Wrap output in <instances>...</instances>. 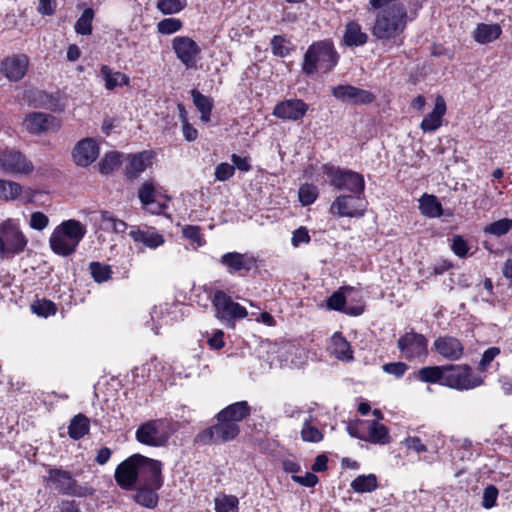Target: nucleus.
I'll use <instances>...</instances> for the list:
<instances>
[{"label": "nucleus", "mask_w": 512, "mask_h": 512, "mask_svg": "<svg viewBox=\"0 0 512 512\" xmlns=\"http://www.w3.org/2000/svg\"><path fill=\"white\" fill-rule=\"evenodd\" d=\"M72 155L78 166L87 167L97 159L99 148L93 139L86 138L78 142Z\"/></svg>", "instance_id": "26"}, {"label": "nucleus", "mask_w": 512, "mask_h": 512, "mask_svg": "<svg viewBox=\"0 0 512 512\" xmlns=\"http://www.w3.org/2000/svg\"><path fill=\"white\" fill-rule=\"evenodd\" d=\"M101 220L103 222H108L111 225V228L113 229V231L116 233H124L129 227L125 221L114 218L107 211L101 212Z\"/></svg>", "instance_id": "54"}, {"label": "nucleus", "mask_w": 512, "mask_h": 512, "mask_svg": "<svg viewBox=\"0 0 512 512\" xmlns=\"http://www.w3.org/2000/svg\"><path fill=\"white\" fill-rule=\"evenodd\" d=\"M27 245V239L19 227L7 219L0 224V258L21 253Z\"/></svg>", "instance_id": "8"}, {"label": "nucleus", "mask_w": 512, "mask_h": 512, "mask_svg": "<svg viewBox=\"0 0 512 512\" xmlns=\"http://www.w3.org/2000/svg\"><path fill=\"white\" fill-rule=\"evenodd\" d=\"M385 373L391 374L396 378H401L408 370V365L404 362H390L382 366Z\"/></svg>", "instance_id": "56"}, {"label": "nucleus", "mask_w": 512, "mask_h": 512, "mask_svg": "<svg viewBox=\"0 0 512 512\" xmlns=\"http://www.w3.org/2000/svg\"><path fill=\"white\" fill-rule=\"evenodd\" d=\"M57 0H39L37 7L38 13L44 16H51L55 13Z\"/></svg>", "instance_id": "61"}, {"label": "nucleus", "mask_w": 512, "mask_h": 512, "mask_svg": "<svg viewBox=\"0 0 512 512\" xmlns=\"http://www.w3.org/2000/svg\"><path fill=\"white\" fill-rule=\"evenodd\" d=\"M216 423L199 432L195 437V442L201 445L223 444L235 440L240 434V426L223 418L217 413Z\"/></svg>", "instance_id": "4"}, {"label": "nucleus", "mask_w": 512, "mask_h": 512, "mask_svg": "<svg viewBox=\"0 0 512 512\" xmlns=\"http://www.w3.org/2000/svg\"><path fill=\"white\" fill-rule=\"evenodd\" d=\"M354 292L351 286H343L335 291L327 300V306L331 310L340 311L350 316H359L364 311L362 304L346 305L347 297Z\"/></svg>", "instance_id": "22"}, {"label": "nucleus", "mask_w": 512, "mask_h": 512, "mask_svg": "<svg viewBox=\"0 0 512 512\" xmlns=\"http://www.w3.org/2000/svg\"><path fill=\"white\" fill-rule=\"evenodd\" d=\"M138 461V484L161 488L163 484L161 463L158 460H154L143 455H141V459H138Z\"/></svg>", "instance_id": "19"}, {"label": "nucleus", "mask_w": 512, "mask_h": 512, "mask_svg": "<svg viewBox=\"0 0 512 512\" xmlns=\"http://www.w3.org/2000/svg\"><path fill=\"white\" fill-rule=\"evenodd\" d=\"M433 350L448 361H458L464 355V344L451 335L437 337L433 342Z\"/></svg>", "instance_id": "20"}, {"label": "nucleus", "mask_w": 512, "mask_h": 512, "mask_svg": "<svg viewBox=\"0 0 512 512\" xmlns=\"http://www.w3.org/2000/svg\"><path fill=\"white\" fill-rule=\"evenodd\" d=\"M22 194V186L14 181L0 179V200L13 201Z\"/></svg>", "instance_id": "41"}, {"label": "nucleus", "mask_w": 512, "mask_h": 512, "mask_svg": "<svg viewBox=\"0 0 512 512\" xmlns=\"http://www.w3.org/2000/svg\"><path fill=\"white\" fill-rule=\"evenodd\" d=\"M121 155L118 152H109L99 162V171L102 174H109L119 167Z\"/></svg>", "instance_id": "45"}, {"label": "nucleus", "mask_w": 512, "mask_h": 512, "mask_svg": "<svg viewBox=\"0 0 512 512\" xmlns=\"http://www.w3.org/2000/svg\"><path fill=\"white\" fill-rule=\"evenodd\" d=\"M301 437L306 442H320L323 439L322 432L312 426L309 420H305L301 429Z\"/></svg>", "instance_id": "50"}, {"label": "nucleus", "mask_w": 512, "mask_h": 512, "mask_svg": "<svg viewBox=\"0 0 512 512\" xmlns=\"http://www.w3.org/2000/svg\"><path fill=\"white\" fill-rule=\"evenodd\" d=\"M338 62V54L330 41L311 44L304 54L302 72L308 76L317 72L328 73Z\"/></svg>", "instance_id": "3"}, {"label": "nucleus", "mask_w": 512, "mask_h": 512, "mask_svg": "<svg viewBox=\"0 0 512 512\" xmlns=\"http://www.w3.org/2000/svg\"><path fill=\"white\" fill-rule=\"evenodd\" d=\"M329 184L337 190L348 191L350 194H364L365 181L362 174L341 168H329L326 171Z\"/></svg>", "instance_id": "9"}, {"label": "nucleus", "mask_w": 512, "mask_h": 512, "mask_svg": "<svg viewBox=\"0 0 512 512\" xmlns=\"http://www.w3.org/2000/svg\"><path fill=\"white\" fill-rule=\"evenodd\" d=\"M89 269L93 279L98 283L105 282L111 278L112 270L109 265L101 264L99 262H91L89 264Z\"/></svg>", "instance_id": "46"}, {"label": "nucleus", "mask_w": 512, "mask_h": 512, "mask_svg": "<svg viewBox=\"0 0 512 512\" xmlns=\"http://www.w3.org/2000/svg\"><path fill=\"white\" fill-rule=\"evenodd\" d=\"M90 421L84 414H77L72 418L68 427V434L74 440H79L88 434Z\"/></svg>", "instance_id": "35"}, {"label": "nucleus", "mask_w": 512, "mask_h": 512, "mask_svg": "<svg viewBox=\"0 0 512 512\" xmlns=\"http://www.w3.org/2000/svg\"><path fill=\"white\" fill-rule=\"evenodd\" d=\"M272 53L278 57H285L289 54L290 49L287 46V40L280 35H275L271 40Z\"/></svg>", "instance_id": "51"}, {"label": "nucleus", "mask_w": 512, "mask_h": 512, "mask_svg": "<svg viewBox=\"0 0 512 512\" xmlns=\"http://www.w3.org/2000/svg\"><path fill=\"white\" fill-rule=\"evenodd\" d=\"M182 233L185 238L201 245L202 236L198 226L187 225L183 228Z\"/></svg>", "instance_id": "62"}, {"label": "nucleus", "mask_w": 512, "mask_h": 512, "mask_svg": "<svg viewBox=\"0 0 512 512\" xmlns=\"http://www.w3.org/2000/svg\"><path fill=\"white\" fill-rule=\"evenodd\" d=\"M500 352V348L498 347H490L485 350L478 365L479 371H486L491 362L500 354Z\"/></svg>", "instance_id": "55"}, {"label": "nucleus", "mask_w": 512, "mask_h": 512, "mask_svg": "<svg viewBox=\"0 0 512 512\" xmlns=\"http://www.w3.org/2000/svg\"><path fill=\"white\" fill-rule=\"evenodd\" d=\"M172 431L170 425L165 419L150 420L138 427L135 437L138 442L147 446L159 447L164 446Z\"/></svg>", "instance_id": "7"}, {"label": "nucleus", "mask_w": 512, "mask_h": 512, "mask_svg": "<svg viewBox=\"0 0 512 512\" xmlns=\"http://www.w3.org/2000/svg\"><path fill=\"white\" fill-rule=\"evenodd\" d=\"M49 224V218L44 213L37 211L33 212L30 216L29 225L32 229L41 231Z\"/></svg>", "instance_id": "58"}, {"label": "nucleus", "mask_w": 512, "mask_h": 512, "mask_svg": "<svg viewBox=\"0 0 512 512\" xmlns=\"http://www.w3.org/2000/svg\"><path fill=\"white\" fill-rule=\"evenodd\" d=\"M172 48L187 69L196 67L201 49L193 39L187 36H177L172 40Z\"/></svg>", "instance_id": "16"}, {"label": "nucleus", "mask_w": 512, "mask_h": 512, "mask_svg": "<svg viewBox=\"0 0 512 512\" xmlns=\"http://www.w3.org/2000/svg\"><path fill=\"white\" fill-rule=\"evenodd\" d=\"M218 413L221 414L223 418H227V420L232 423H237L239 425L240 422L250 416L251 407L247 401H239L226 406Z\"/></svg>", "instance_id": "29"}, {"label": "nucleus", "mask_w": 512, "mask_h": 512, "mask_svg": "<svg viewBox=\"0 0 512 512\" xmlns=\"http://www.w3.org/2000/svg\"><path fill=\"white\" fill-rule=\"evenodd\" d=\"M24 126L29 132L40 134L47 131H57L60 128V122L52 115L35 112L25 118Z\"/></svg>", "instance_id": "24"}, {"label": "nucleus", "mask_w": 512, "mask_h": 512, "mask_svg": "<svg viewBox=\"0 0 512 512\" xmlns=\"http://www.w3.org/2000/svg\"><path fill=\"white\" fill-rule=\"evenodd\" d=\"M224 332L222 330H217L212 337L208 339V344L211 348L219 350L222 349L225 345L224 342Z\"/></svg>", "instance_id": "64"}, {"label": "nucleus", "mask_w": 512, "mask_h": 512, "mask_svg": "<svg viewBox=\"0 0 512 512\" xmlns=\"http://www.w3.org/2000/svg\"><path fill=\"white\" fill-rule=\"evenodd\" d=\"M331 93L337 100L351 105L369 104L376 98L372 92L349 84L334 86Z\"/></svg>", "instance_id": "17"}, {"label": "nucleus", "mask_w": 512, "mask_h": 512, "mask_svg": "<svg viewBox=\"0 0 512 512\" xmlns=\"http://www.w3.org/2000/svg\"><path fill=\"white\" fill-rule=\"evenodd\" d=\"M368 40L365 32H362L361 26L356 22H349L346 25L343 41L347 46H361Z\"/></svg>", "instance_id": "33"}, {"label": "nucleus", "mask_w": 512, "mask_h": 512, "mask_svg": "<svg viewBox=\"0 0 512 512\" xmlns=\"http://www.w3.org/2000/svg\"><path fill=\"white\" fill-rule=\"evenodd\" d=\"M351 487L357 493L372 492L378 487L377 477L374 474L360 475L352 481Z\"/></svg>", "instance_id": "40"}, {"label": "nucleus", "mask_w": 512, "mask_h": 512, "mask_svg": "<svg viewBox=\"0 0 512 512\" xmlns=\"http://www.w3.org/2000/svg\"><path fill=\"white\" fill-rule=\"evenodd\" d=\"M498 490L495 486L489 485L483 491L482 505L486 509H490L496 504Z\"/></svg>", "instance_id": "59"}, {"label": "nucleus", "mask_w": 512, "mask_h": 512, "mask_svg": "<svg viewBox=\"0 0 512 512\" xmlns=\"http://www.w3.org/2000/svg\"><path fill=\"white\" fill-rule=\"evenodd\" d=\"M308 109V104L301 99H287L276 104L272 114L284 121H298L305 116Z\"/></svg>", "instance_id": "21"}, {"label": "nucleus", "mask_w": 512, "mask_h": 512, "mask_svg": "<svg viewBox=\"0 0 512 512\" xmlns=\"http://www.w3.org/2000/svg\"><path fill=\"white\" fill-rule=\"evenodd\" d=\"M93 18V9L86 8L75 23V31L81 35H90L92 33Z\"/></svg>", "instance_id": "43"}, {"label": "nucleus", "mask_w": 512, "mask_h": 512, "mask_svg": "<svg viewBox=\"0 0 512 512\" xmlns=\"http://www.w3.org/2000/svg\"><path fill=\"white\" fill-rule=\"evenodd\" d=\"M186 6L185 1L181 0H158L157 8L163 14H176L183 10Z\"/></svg>", "instance_id": "49"}, {"label": "nucleus", "mask_w": 512, "mask_h": 512, "mask_svg": "<svg viewBox=\"0 0 512 512\" xmlns=\"http://www.w3.org/2000/svg\"><path fill=\"white\" fill-rule=\"evenodd\" d=\"M30 60L26 54L9 55L0 62V74L10 82L22 80L29 68Z\"/></svg>", "instance_id": "15"}, {"label": "nucleus", "mask_w": 512, "mask_h": 512, "mask_svg": "<svg viewBox=\"0 0 512 512\" xmlns=\"http://www.w3.org/2000/svg\"><path fill=\"white\" fill-rule=\"evenodd\" d=\"M484 384V377L473 373L468 364H446L444 386L457 391H468Z\"/></svg>", "instance_id": "5"}, {"label": "nucleus", "mask_w": 512, "mask_h": 512, "mask_svg": "<svg viewBox=\"0 0 512 512\" xmlns=\"http://www.w3.org/2000/svg\"><path fill=\"white\" fill-rule=\"evenodd\" d=\"M445 112L446 103L442 96H437L434 109L423 118L420 124L422 131L433 132L437 130L442 124V117L444 116Z\"/></svg>", "instance_id": "27"}, {"label": "nucleus", "mask_w": 512, "mask_h": 512, "mask_svg": "<svg viewBox=\"0 0 512 512\" xmlns=\"http://www.w3.org/2000/svg\"><path fill=\"white\" fill-rule=\"evenodd\" d=\"M239 500L234 495H220L215 498L216 512H238Z\"/></svg>", "instance_id": "42"}, {"label": "nucleus", "mask_w": 512, "mask_h": 512, "mask_svg": "<svg viewBox=\"0 0 512 512\" xmlns=\"http://www.w3.org/2000/svg\"><path fill=\"white\" fill-rule=\"evenodd\" d=\"M419 209L423 215L431 218L440 217L443 213L442 205L436 196L429 194H424L419 199Z\"/></svg>", "instance_id": "37"}, {"label": "nucleus", "mask_w": 512, "mask_h": 512, "mask_svg": "<svg viewBox=\"0 0 512 512\" xmlns=\"http://www.w3.org/2000/svg\"><path fill=\"white\" fill-rule=\"evenodd\" d=\"M292 480L305 487H314L318 483V477L312 472H306L304 476L292 475Z\"/></svg>", "instance_id": "60"}, {"label": "nucleus", "mask_w": 512, "mask_h": 512, "mask_svg": "<svg viewBox=\"0 0 512 512\" xmlns=\"http://www.w3.org/2000/svg\"><path fill=\"white\" fill-rule=\"evenodd\" d=\"M182 23L179 19L166 18L157 25L158 31L162 34H172L180 30Z\"/></svg>", "instance_id": "53"}, {"label": "nucleus", "mask_w": 512, "mask_h": 512, "mask_svg": "<svg viewBox=\"0 0 512 512\" xmlns=\"http://www.w3.org/2000/svg\"><path fill=\"white\" fill-rule=\"evenodd\" d=\"M298 196L301 204L303 206H308L316 200L318 196V189L315 185L304 184L299 188Z\"/></svg>", "instance_id": "48"}, {"label": "nucleus", "mask_w": 512, "mask_h": 512, "mask_svg": "<svg viewBox=\"0 0 512 512\" xmlns=\"http://www.w3.org/2000/svg\"><path fill=\"white\" fill-rule=\"evenodd\" d=\"M329 350L339 361L350 362L354 358L350 343L340 332L334 333L330 338Z\"/></svg>", "instance_id": "28"}, {"label": "nucleus", "mask_w": 512, "mask_h": 512, "mask_svg": "<svg viewBox=\"0 0 512 512\" xmlns=\"http://www.w3.org/2000/svg\"><path fill=\"white\" fill-rule=\"evenodd\" d=\"M235 173V167L229 163L223 162L215 168V178L218 181H226Z\"/></svg>", "instance_id": "57"}, {"label": "nucleus", "mask_w": 512, "mask_h": 512, "mask_svg": "<svg viewBox=\"0 0 512 512\" xmlns=\"http://www.w3.org/2000/svg\"><path fill=\"white\" fill-rule=\"evenodd\" d=\"M397 348L403 357L409 361H424L428 356V340L423 334L413 330L404 333L397 340Z\"/></svg>", "instance_id": "11"}, {"label": "nucleus", "mask_w": 512, "mask_h": 512, "mask_svg": "<svg viewBox=\"0 0 512 512\" xmlns=\"http://www.w3.org/2000/svg\"><path fill=\"white\" fill-rule=\"evenodd\" d=\"M215 316L227 324H233L237 319H243L248 312L245 307L234 302L229 295L222 290H217L212 298Z\"/></svg>", "instance_id": "12"}, {"label": "nucleus", "mask_w": 512, "mask_h": 512, "mask_svg": "<svg viewBox=\"0 0 512 512\" xmlns=\"http://www.w3.org/2000/svg\"><path fill=\"white\" fill-rule=\"evenodd\" d=\"M191 96L193 98L194 105L201 113V120L204 122H208L210 120L212 110L211 99L203 95L196 89H193L191 91Z\"/></svg>", "instance_id": "39"}, {"label": "nucleus", "mask_w": 512, "mask_h": 512, "mask_svg": "<svg viewBox=\"0 0 512 512\" xmlns=\"http://www.w3.org/2000/svg\"><path fill=\"white\" fill-rule=\"evenodd\" d=\"M512 229V219L503 218L492 222L484 227V233L496 237L507 234Z\"/></svg>", "instance_id": "44"}, {"label": "nucleus", "mask_w": 512, "mask_h": 512, "mask_svg": "<svg viewBox=\"0 0 512 512\" xmlns=\"http://www.w3.org/2000/svg\"><path fill=\"white\" fill-rule=\"evenodd\" d=\"M149 161L150 156L147 152L131 156L125 167L127 177L130 179L137 178L147 168Z\"/></svg>", "instance_id": "32"}, {"label": "nucleus", "mask_w": 512, "mask_h": 512, "mask_svg": "<svg viewBox=\"0 0 512 512\" xmlns=\"http://www.w3.org/2000/svg\"><path fill=\"white\" fill-rule=\"evenodd\" d=\"M0 168L9 175H30L34 171L33 162L21 151L5 148L0 151Z\"/></svg>", "instance_id": "13"}, {"label": "nucleus", "mask_w": 512, "mask_h": 512, "mask_svg": "<svg viewBox=\"0 0 512 512\" xmlns=\"http://www.w3.org/2000/svg\"><path fill=\"white\" fill-rule=\"evenodd\" d=\"M138 459H141V455L134 454L117 466L114 477L121 488L129 490L138 483Z\"/></svg>", "instance_id": "18"}, {"label": "nucleus", "mask_w": 512, "mask_h": 512, "mask_svg": "<svg viewBox=\"0 0 512 512\" xmlns=\"http://www.w3.org/2000/svg\"><path fill=\"white\" fill-rule=\"evenodd\" d=\"M31 310L38 316L48 317L54 315L57 311L56 305L46 299L37 300L31 305Z\"/></svg>", "instance_id": "47"}, {"label": "nucleus", "mask_w": 512, "mask_h": 512, "mask_svg": "<svg viewBox=\"0 0 512 512\" xmlns=\"http://www.w3.org/2000/svg\"><path fill=\"white\" fill-rule=\"evenodd\" d=\"M100 74L105 81V87L108 90H113L117 86L127 85L129 78L121 72H112V69L107 65H102Z\"/></svg>", "instance_id": "38"}, {"label": "nucleus", "mask_w": 512, "mask_h": 512, "mask_svg": "<svg viewBox=\"0 0 512 512\" xmlns=\"http://www.w3.org/2000/svg\"><path fill=\"white\" fill-rule=\"evenodd\" d=\"M445 365L425 366L414 373V378L423 383L444 386Z\"/></svg>", "instance_id": "30"}, {"label": "nucleus", "mask_w": 512, "mask_h": 512, "mask_svg": "<svg viewBox=\"0 0 512 512\" xmlns=\"http://www.w3.org/2000/svg\"><path fill=\"white\" fill-rule=\"evenodd\" d=\"M367 437L363 438L371 443L387 444L390 441L389 432L385 425L377 421H367Z\"/></svg>", "instance_id": "34"}, {"label": "nucleus", "mask_w": 512, "mask_h": 512, "mask_svg": "<svg viewBox=\"0 0 512 512\" xmlns=\"http://www.w3.org/2000/svg\"><path fill=\"white\" fill-rule=\"evenodd\" d=\"M129 228V236L134 243L142 244L146 248L156 249L165 242L163 235L153 227L132 225Z\"/></svg>", "instance_id": "23"}, {"label": "nucleus", "mask_w": 512, "mask_h": 512, "mask_svg": "<svg viewBox=\"0 0 512 512\" xmlns=\"http://www.w3.org/2000/svg\"><path fill=\"white\" fill-rule=\"evenodd\" d=\"M407 19L406 7L403 4H393L377 13L372 34L380 40L396 39L406 28Z\"/></svg>", "instance_id": "1"}, {"label": "nucleus", "mask_w": 512, "mask_h": 512, "mask_svg": "<svg viewBox=\"0 0 512 512\" xmlns=\"http://www.w3.org/2000/svg\"><path fill=\"white\" fill-rule=\"evenodd\" d=\"M310 241V236L308 231L301 227L294 231L292 236V244L297 247L301 243H308Z\"/></svg>", "instance_id": "63"}, {"label": "nucleus", "mask_w": 512, "mask_h": 512, "mask_svg": "<svg viewBox=\"0 0 512 512\" xmlns=\"http://www.w3.org/2000/svg\"><path fill=\"white\" fill-rule=\"evenodd\" d=\"M159 489L160 488L139 485V488L134 495V500L136 503L146 508H154L158 503L157 490Z\"/></svg>", "instance_id": "36"}, {"label": "nucleus", "mask_w": 512, "mask_h": 512, "mask_svg": "<svg viewBox=\"0 0 512 512\" xmlns=\"http://www.w3.org/2000/svg\"><path fill=\"white\" fill-rule=\"evenodd\" d=\"M47 480L54 485V488L63 495L72 497H88L95 493V489L88 484H79L71 472L63 469H50Z\"/></svg>", "instance_id": "6"}, {"label": "nucleus", "mask_w": 512, "mask_h": 512, "mask_svg": "<svg viewBox=\"0 0 512 512\" xmlns=\"http://www.w3.org/2000/svg\"><path fill=\"white\" fill-rule=\"evenodd\" d=\"M450 247L453 253L460 258L466 257L470 249L466 240L460 235L453 236Z\"/></svg>", "instance_id": "52"}, {"label": "nucleus", "mask_w": 512, "mask_h": 512, "mask_svg": "<svg viewBox=\"0 0 512 512\" xmlns=\"http://www.w3.org/2000/svg\"><path fill=\"white\" fill-rule=\"evenodd\" d=\"M221 264H223L230 274L237 272L250 271L256 265L254 256L248 253L228 252L221 256Z\"/></svg>", "instance_id": "25"}, {"label": "nucleus", "mask_w": 512, "mask_h": 512, "mask_svg": "<svg viewBox=\"0 0 512 512\" xmlns=\"http://www.w3.org/2000/svg\"><path fill=\"white\" fill-rule=\"evenodd\" d=\"M86 234V227L79 221L69 219L59 224L52 232L49 245L60 256L72 255Z\"/></svg>", "instance_id": "2"}, {"label": "nucleus", "mask_w": 512, "mask_h": 512, "mask_svg": "<svg viewBox=\"0 0 512 512\" xmlns=\"http://www.w3.org/2000/svg\"><path fill=\"white\" fill-rule=\"evenodd\" d=\"M367 205L364 194H341L331 203L330 213L338 217L360 218Z\"/></svg>", "instance_id": "10"}, {"label": "nucleus", "mask_w": 512, "mask_h": 512, "mask_svg": "<svg viewBox=\"0 0 512 512\" xmlns=\"http://www.w3.org/2000/svg\"><path fill=\"white\" fill-rule=\"evenodd\" d=\"M502 28L499 24L480 23L472 33L473 39L479 44H487L500 37Z\"/></svg>", "instance_id": "31"}, {"label": "nucleus", "mask_w": 512, "mask_h": 512, "mask_svg": "<svg viewBox=\"0 0 512 512\" xmlns=\"http://www.w3.org/2000/svg\"><path fill=\"white\" fill-rule=\"evenodd\" d=\"M138 197L143 206L149 213L159 215L167 208L166 196L157 188L154 181H145L138 190Z\"/></svg>", "instance_id": "14"}]
</instances>
